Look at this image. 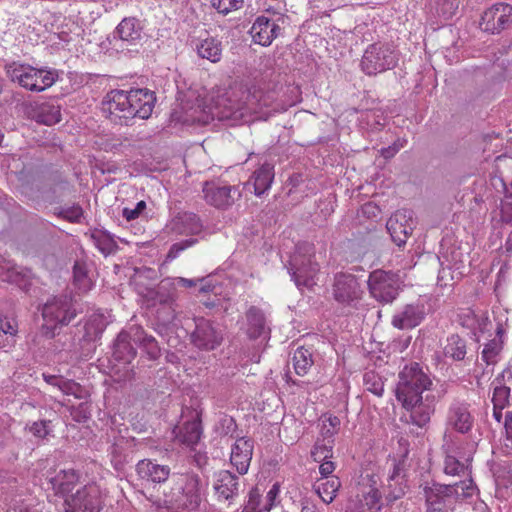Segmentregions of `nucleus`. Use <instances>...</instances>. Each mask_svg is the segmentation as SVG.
<instances>
[{
	"instance_id": "f257e3e1",
	"label": "nucleus",
	"mask_w": 512,
	"mask_h": 512,
	"mask_svg": "<svg viewBox=\"0 0 512 512\" xmlns=\"http://www.w3.org/2000/svg\"><path fill=\"white\" fill-rule=\"evenodd\" d=\"M433 382L418 363L406 365L398 375L395 396L401 406L410 413L411 422L425 426L434 412L437 397Z\"/></svg>"
},
{
	"instance_id": "f03ea898",
	"label": "nucleus",
	"mask_w": 512,
	"mask_h": 512,
	"mask_svg": "<svg viewBox=\"0 0 512 512\" xmlns=\"http://www.w3.org/2000/svg\"><path fill=\"white\" fill-rule=\"evenodd\" d=\"M236 108L225 90L213 91L204 98H196L195 105L185 108V123L206 125L214 119L225 120L236 117Z\"/></svg>"
},
{
	"instance_id": "7ed1b4c3",
	"label": "nucleus",
	"mask_w": 512,
	"mask_h": 512,
	"mask_svg": "<svg viewBox=\"0 0 512 512\" xmlns=\"http://www.w3.org/2000/svg\"><path fill=\"white\" fill-rule=\"evenodd\" d=\"M164 502L171 512H195L201 503L200 478L194 473L176 474Z\"/></svg>"
},
{
	"instance_id": "20e7f679",
	"label": "nucleus",
	"mask_w": 512,
	"mask_h": 512,
	"mask_svg": "<svg viewBox=\"0 0 512 512\" xmlns=\"http://www.w3.org/2000/svg\"><path fill=\"white\" fill-rule=\"evenodd\" d=\"M7 77L22 88L32 92H42L51 87L58 74L54 70L35 68L29 64L11 62L5 65Z\"/></svg>"
},
{
	"instance_id": "39448f33",
	"label": "nucleus",
	"mask_w": 512,
	"mask_h": 512,
	"mask_svg": "<svg viewBox=\"0 0 512 512\" xmlns=\"http://www.w3.org/2000/svg\"><path fill=\"white\" fill-rule=\"evenodd\" d=\"M76 310L68 295L55 296L49 299L42 308V334L46 338L59 335V330L68 325L75 317Z\"/></svg>"
},
{
	"instance_id": "423d86ee",
	"label": "nucleus",
	"mask_w": 512,
	"mask_h": 512,
	"mask_svg": "<svg viewBox=\"0 0 512 512\" xmlns=\"http://www.w3.org/2000/svg\"><path fill=\"white\" fill-rule=\"evenodd\" d=\"M288 272L299 289L312 288L316 285L319 265L311 244L302 243L296 247L289 260Z\"/></svg>"
},
{
	"instance_id": "0eeeda50",
	"label": "nucleus",
	"mask_w": 512,
	"mask_h": 512,
	"mask_svg": "<svg viewBox=\"0 0 512 512\" xmlns=\"http://www.w3.org/2000/svg\"><path fill=\"white\" fill-rule=\"evenodd\" d=\"M408 450H398L388 456L387 464L390 466L383 493L388 504L401 499L407 491L406 473L410 466Z\"/></svg>"
},
{
	"instance_id": "6e6552de",
	"label": "nucleus",
	"mask_w": 512,
	"mask_h": 512,
	"mask_svg": "<svg viewBox=\"0 0 512 512\" xmlns=\"http://www.w3.org/2000/svg\"><path fill=\"white\" fill-rule=\"evenodd\" d=\"M396 51L389 45L371 44L364 52L361 67L367 75H376L397 65Z\"/></svg>"
},
{
	"instance_id": "1a4fd4ad",
	"label": "nucleus",
	"mask_w": 512,
	"mask_h": 512,
	"mask_svg": "<svg viewBox=\"0 0 512 512\" xmlns=\"http://www.w3.org/2000/svg\"><path fill=\"white\" fill-rule=\"evenodd\" d=\"M102 111L111 122L118 125H128L132 120L131 104L128 91L112 90L102 102Z\"/></svg>"
},
{
	"instance_id": "9d476101",
	"label": "nucleus",
	"mask_w": 512,
	"mask_h": 512,
	"mask_svg": "<svg viewBox=\"0 0 512 512\" xmlns=\"http://www.w3.org/2000/svg\"><path fill=\"white\" fill-rule=\"evenodd\" d=\"M368 287L370 294L377 301L390 303L398 295L399 279L393 273L375 270L369 275Z\"/></svg>"
},
{
	"instance_id": "9b49d317",
	"label": "nucleus",
	"mask_w": 512,
	"mask_h": 512,
	"mask_svg": "<svg viewBox=\"0 0 512 512\" xmlns=\"http://www.w3.org/2000/svg\"><path fill=\"white\" fill-rule=\"evenodd\" d=\"M65 512H96L101 506L100 487L92 482L65 500Z\"/></svg>"
},
{
	"instance_id": "f8f14e48",
	"label": "nucleus",
	"mask_w": 512,
	"mask_h": 512,
	"mask_svg": "<svg viewBox=\"0 0 512 512\" xmlns=\"http://www.w3.org/2000/svg\"><path fill=\"white\" fill-rule=\"evenodd\" d=\"M114 38L121 41L122 48L136 52L146 42V34L141 22L135 17L124 18L116 27Z\"/></svg>"
},
{
	"instance_id": "ddd939ff",
	"label": "nucleus",
	"mask_w": 512,
	"mask_h": 512,
	"mask_svg": "<svg viewBox=\"0 0 512 512\" xmlns=\"http://www.w3.org/2000/svg\"><path fill=\"white\" fill-rule=\"evenodd\" d=\"M223 340V333L213 322L205 318L195 319V329L191 334L192 343L199 349L214 350Z\"/></svg>"
},
{
	"instance_id": "4468645a",
	"label": "nucleus",
	"mask_w": 512,
	"mask_h": 512,
	"mask_svg": "<svg viewBox=\"0 0 512 512\" xmlns=\"http://www.w3.org/2000/svg\"><path fill=\"white\" fill-rule=\"evenodd\" d=\"M456 489L450 485L433 482L423 486V493L427 506V512H443L454 502L453 492Z\"/></svg>"
},
{
	"instance_id": "2eb2a0df",
	"label": "nucleus",
	"mask_w": 512,
	"mask_h": 512,
	"mask_svg": "<svg viewBox=\"0 0 512 512\" xmlns=\"http://www.w3.org/2000/svg\"><path fill=\"white\" fill-rule=\"evenodd\" d=\"M332 293L338 303L350 305L360 298L361 289L354 275L338 273L334 278Z\"/></svg>"
},
{
	"instance_id": "dca6fc26",
	"label": "nucleus",
	"mask_w": 512,
	"mask_h": 512,
	"mask_svg": "<svg viewBox=\"0 0 512 512\" xmlns=\"http://www.w3.org/2000/svg\"><path fill=\"white\" fill-rule=\"evenodd\" d=\"M386 228L392 240L398 245L406 243L407 238L414 228L413 214L410 210L401 209L396 211L388 219Z\"/></svg>"
},
{
	"instance_id": "f3484780",
	"label": "nucleus",
	"mask_w": 512,
	"mask_h": 512,
	"mask_svg": "<svg viewBox=\"0 0 512 512\" xmlns=\"http://www.w3.org/2000/svg\"><path fill=\"white\" fill-rule=\"evenodd\" d=\"M474 417L470 412V406L464 402L453 403L447 415V429L458 433H468L473 427Z\"/></svg>"
},
{
	"instance_id": "a211bd4d",
	"label": "nucleus",
	"mask_w": 512,
	"mask_h": 512,
	"mask_svg": "<svg viewBox=\"0 0 512 512\" xmlns=\"http://www.w3.org/2000/svg\"><path fill=\"white\" fill-rule=\"evenodd\" d=\"M106 324V319L103 315H91L83 325L82 329L79 330V332L82 331V336L78 339L77 345H79L81 348H84L86 345L95 342L102 335L106 328ZM65 346L66 342L63 343L62 348H65ZM67 348L76 349V343L74 341L71 342L69 345H67Z\"/></svg>"
},
{
	"instance_id": "6ab92c4d",
	"label": "nucleus",
	"mask_w": 512,
	"mask_h": 512,
	"mask_svg": "<svg viewBox=\"0 0 512 512\" xmlns=\"http://www.w3.org/2000/svg\"><path fill=\"white\" fill-rule=\"evenodd\" d=\"M512 15V6L506 3H497L487 9L483 16L484 30L492 33L499 32L508 24Z\"/></svg>"
},
{
	"instance_id": "aec40b11",
	"label": "nucleus",
	"mask_w": 512,
	"mask_h": 512,
	"mask_svg": "<svg viewBox=\"0 0 512 512\" xmlns=\"http://www.w3.org/2000/svg\"><path fill=\"white\" fill-rule=\"evenodd\" d=\"M129 102L133 111L132 119L138 117L140 119H148L153 111L155 97L152 92L147 89H135L128 91Z\"/></svg>"
},
{
	"instance_id": "412c9836",
	"label": "nucleus",
	"mask_w": 512,
	"mask_h": 512,
	"mask_svg": "<svg viewBox=\"0 0 512 512\" xmlns=\"http://www.w3.org/2000/svg\"><path fill=\"white\" fill-rule=\"evenodd\" d=\"M424 315L423 305L407 304L393 315L392 325L400 330L412 329L421 323Z\"/></svg>"
},
{
	"instance_id": "4be33fe9",
	"label": "nucleus",
	"mask_w": 512,
	"mask_h": 512,
	"mask_svg": "<svg viewBox=\"0 0 512 512\" xmlns=\"http://www.w3.org/2000/svg\"><path fill=\"white\" fill-rule=\"evenodd\" d=\"M191 420H187L182 426L177 427L176 441L179 445L194 446L201 437L202 428L199 414L194 410H188Z\"/></svg>"
},
{
	"instance_id": "5701e85b",
	"label": "nucleus",
	"mask_w": 512,
	"mask_h": 512,
	"mask_svg": "<svg viewBox=\"0 0 512 512\" xmlns=\"http://www.w3.org/2000/svg\"><path fill=\"white\" fill-rule=\"evenodd\" d=\"M134 333V325L128 330L121 331L113 345V357L116 361L125 364L131 363L136 357L137 351L132 345V334Z\"/></svg>"
},
{
	"instance_id": "b1692460",
	"label": "nucleus",
	"mask_w": 512,
	"mask_h": 512,
	"mask_svg": "<svg viewBox=\"0 0 512 512\" xmlns=\"http://www.w3.org/2000/svg\"><path fill=\"white\" fill-rule=\"evenodd\" d=\"M235 190L231 186H219L215 183H206L203 188L204 198L207 203L217 208L230 206L234 202Z\"/></svg>"
},
{
	"instance_id": "393cba45",
	"label": "nucleus",
	"mask_w": 512,
	"mask_h": 512,
	"mask_svg": "<svg viewBox=\"0 0 512 512\" xmlns=\"http://www.w3.org/2000/svg\"><path fill=\"white\" fill-rule=\"evenodd\" d=\"M341 421L337 416L324 414L319 418L318 427L320 438H318L315 448H331L334 443V436L340 429Z\"/></svg>"
},
{
	"instance_id": "a878e982",
	"label": "nucleus",
	"mask_w": 512,
	"mask_h": 512,
	"mask_svg": "<svg viewBox=\"0 0 512 512\" xmlns=\"http://www.w3.org/2000/svg\"><path fill=\"white\" fill-rule=\"evenodd\" d=\"M195 50L200 58L217 63L222 58L223 45L215 37H206L196 42Z\"/></svg>"
},
{
	"instance_id": "bb28decb",
	"label": "nucleus",
	"mask_w": 512,
	"mask_h": 512,
	"mask_svg": "<svg viewBox=\"0 0 512 512\" xmlns=\"http://www.w3.org/2000/svg\"><path fill=\"white\" fill-rule=\"evenodd\" d=\"M214 489L219 498L232 499L238 490V477L227 470L220 471Z\"/></svg>"
},
{
	"instance_id": "cd10ccee",
	"label": "nucleus",
	"mask_w": 512,
	"mask_h": 512,
	"mask_svg": "<svg viewBox=\"0 0 512 512\" xmlns=\"http://www.w3.org/2000/svg\"><path fill=\"white\" fill-rule=\"evenodd\" d=\"M137 471L143 477L155 483H161L168 479L170 468L166 465H159L151 460H141L137 464Z\"/></svg>"
},
{
	"instance_id": "c85d7f7f",
	"label": "nucleus",
	"mask_w": 512,
	"mask_h": 512,
	"mask_svg": "<svg viewBox=\"0 0 512 512\" xmlns=\"http://www.w3.org/2000/svg\"><path fill=\"white\" fill-rule=\"evenodd\" d=\"M132 339L135 344L144 349L149 359L155 360L160 356L158 342L153 336L146 334L142 327L134 325Z\"/></svg>"
},
{
	"instance_id": "c756f323",
	"label": "nucleus",
	"mask_w": 512,
	"mask_h": 512,
	"mask_svg": "<svg viewBox=\"0 0 512 512\" xmlns=\"http://www.w3.org/2000/svg\"><path fill=\"white\" fill-rule=\"evenodd\" d=\"M280 31L275 19L265 16L258 17V45L268 46Z\"/></svg>"
},
{
	"instance_id": "7c9ffc66",
	"label": "nucleus",
	"mask_w": 512,
	"mask_h": 512,
	"mask_svg": "<svg viewBox=\"0 0 512 512\" xmlns=\"http://www.w3.org/2000/svg\"><path fill=\"white\" fill-rule=\"evenodd\" d=\"M33 118L41 124L54 125L60 121L61 113L57 105L45 102L34 109Z\"/></svg>"
},
{
	"instance_id": "2f4dec72",
	"label": "nucleus",
	"mask_w": 512,
	"mask_h": 512,
	"mask_svg": "<svg viewBox=\"0 0 512 512\" xmlns=\"http://www.w3.org/2000/svg\"><path fill=\"white\" fill-rule=\"evenodd\" d=\"M88 273L87 262L83 259L76 260L73 266V284L82 293L89 291L93 286Z\"/></svg>"
},
{
	"instance_id": "473e14b6",
	"label": "nucleus",
	"mask_w": 512,
	"mask_h": 512,
	"mask_svg": "<svg viewBox=\"0 0 512 512\" xmlns=\"http://www.w3.org/2000/svg\"><path fill=\"white\" fill-rule=\"evenodd\" d=\"M90 238L93 244L104 256L111 255L118 249V245L114 237L107 231L95 229L92 231Z\"/></svg>"
},
{
	"instance_id": "72a5a7b5",
	"label": "nucleus",
	"mask_w": 512,
	"mask_h": 512,
	"mask_svg": "<svg viewBox=\"0 0 512 512\" xmlns=\"http://www.w3.org/2000/svg\"><path fill=\"white\" fill-rule=\"evenodd\" d=\"M503 349V340L501 331H497V336L491 339L485 344L482 353L481 360L487 365H495L500 360V354Z\"/></svg>"
},
{
	"instance_id": "f704fd0d",
	"label": "nucleus",
	"mask_w": 512,
	"mask_h": 512,
	"mask_svg": "<svg viewBox=\"0 0 512 512\" xmlns=\"http://www.w3.org/2000/svg\"><path fill=\"white\" fill-rule=\"evenodd\" d=\"M78 474L75 470L61 471L55 478L51 480L53 489L60 494H67L73 490L75 483L78 481Z\"/></svg>"
},
{
	"instance_id": "c9c22d12",
	"label": "nucleus",
	"mask_w": 512,
	"mask_h": 512,
	"mask_svg": "<svg viewBox=\"0 0 512 512\" xmlns=\"http://www.w3.org/2000/svg\"><path fill=\"white\" fill-rule=\"evenodd\" d=\"M341 486L340 480L338 477H330L325 478L323 482L316 484V492L323 502L329 504L331 503Z\"/></svg>"
},
{
	"instance_id": "e433bc0d",
	"label": "nucleus",
	"mask_w": 512,
	"mask_h": 512,
	"mask_svg": "<svg viewBox=\"0 0 512 512\" xmlns=\"http://www.w3.org/2000/svg\"><path fill=\"white\" fill-rule=\"evenodd\" d=\"M313 364L312 352L304 347H299L293 354V365L295 372L299 376H304L308 373Z\"/></svg>"
},
{
	"instance_id": "4c0bfd02",
	"label": "nucleus",
	"mask_w": 512,
	"mask_h": 512,
	"mask_svg": "<svg viewBox=\"0 0 512 512\" xmlns=\"http://www.w3.org/2000/svg\"><path fill=\"white\" fill-rule=\"evenodd\" d=\"M154 304H159L168 309L167 316L163 321L170 322L175 318V310L173 308L174 297L169 293L165 285H160L154 292Z\"/></svg>"
},
{
	"instance_id": "58836bf2",
	"label": "nucleus",
	"mask_w": 512,
	"mask_h": 512,
	"mask_svg": "<svg viewBox=\"0 0 512 512\" xmlns=\"http://www.w3.org/2000/svg\"><path fill=\"white\" fill-rule=\"evenodd\" d=\"M444 353L447 357L453 360H463L466 355V343L458 335H451L447 339V344L444 348Z\"/></svg>"
},
{
	"instance_id": "ea45409f",
	"label": "nucleus",
	"mask_w": 512,
	"mask_h": 512,
	"mask_svg": "<svg viewBox=\"0 0 512 512\" xmlns=\"http://www.w3.org/2000/svg\"><path fill=\"white\" fill-rule=\"evenodd\" d=\"M178 231L182 234L196 235L202 231L199 217L194 213H184L178 218Z\"/></svg>"
},
{
	"instance_id": "a19ab883",
	"label": "nucleus",
	"mask_w": 512,
	"mask_h": 512,
	"mask_svg": "<svg viewBox=\"0 0 512 512\" xmlns=\"http://www.w3.org/2000/svg\"><path fill=\"white\" fill-rule=\"evenodd\" d=\"M281 503L280 484L275 482L266 493L263 500L258 499V512H270Z\"/></svg>"
},
{
	"instance_id": "79ce46f5",
	"label": "nucleus",
	"mask_w": 512,
	"mask_h": 512,
	"mask_svg": "<svg viewBox=\"0 0 512 512\" xmlns=\"http://www.w3.org/2000/svg\"><path fill=\"white\" fill-rule=\"evenodd\" d=\"M492 403L494 407L505 408L509 404L510 387L502 384L500 380L492 382Z\"/></svg>"
},
{
	"instance_id": "37998d69",
	"label": "nucleus",
	"mask_w": 512,
	"mask_h": 512,
	"mask_svg": "<svg viewBox=\"0 0 512 512\" xmlns=\"http://www.w3.org/2000/svg\"><path fill=\"white\" fill-rule=\"evenodd\" d=\"M253 455V450H231L230 461L240 474L247 472Z\"/></svg>"
},
{
	"instance_id": "c03bdc74",
	"label": "nucleus",
	"mask_w": 512,
	"mask_h": 512,
	"mask_svg": "<svg viewBox=\"0 0 512 512\" xmlns=\"http://www.w3.org/2000/svg\"><path fill=\"white\" fill-rule=\"evenodd\" d=\"M364 386L367 391L374 395L381 397L384 392V382L377 373L374 371H368L363 377Z\"/></svg>"
},
{
	"instance_id": "a18cd8bd",
	"label": "nucleus",
	"mask_w": 512,
	"mask_h": 512,
	"mask_svg": "<svg viewBox=\"0 0 512 512\" xmlns=\"http://www.w3.org/2000/svg\"><path fill=\"white\" fill-rule=\"evenodd\" d=\"M466 469V464L456 455L447 453L444 459L443 471L447 475H460Z\"/></svg>"
},
{
	"instance_id": "49530a36",
	"label": "nucleus",
	"mask_w": 512,
	"mask_h": 512,
	"mask_svg": "<svg viewBox=\"0 0 512 512\" xmlns=\"http://www.w3.org/2000/svg\"><path fill=\"white\" fill-rule=\"evenodd\" d=\"M25 275L17 267L14 266H1L0 267V281L20 285L24 280Z\"/></svg>"
},
{
	"instance_id": "de8ad7c7",
	"label": "nucleus",
	"mask_w": 512,
	"mask_h": 512,
	"mask_svg": "<svg viewBox=\"0 0 512 512\" xmlns=\"http://www.w3.org/2000/svg\"><path fill=\"white\" fill-rule=\"evenodd\" d=\"M450 487H453L455 492H453L454 499L456 498H470L475 495L477 487L473 483L471 479L460 481L458 483L449 484Z\"/></svg>"
},
{
	"instance_id": "09e8293b",
	"label": "nucleus",
	"mask_w": 512,
	"mask_h": 512,
	"mask_svg": "<svg viewBox=\"0 0 512 512\" xmlns=\"http://www.w3.org/2000/svg\"><path fill=\"white\" fill-rule=\"evenodd\" d=\"M210 3L218 13L227 15L242 8L244 0H210Z\"/></svg>"
},
{
	"instance_id": "8fccbe9b",
	"label": "nucleus",
	"mask_w": 512,
	"mask_h": 512,
	"mask_svg": "<svg viewBox=\"0 0 512 512\" xmlns=\"http://www.w3.org/2000/svg\"><path fill=\"white\" fill-rule=\"evenodd\" d=\"M273 178V166L270 164H265L258 170V195L271 186Z\"/></svg>"
},
{
	"instance_id": "3c124183",
	"label": "nucleus",
	"mask_w": 512,
	"mask_h": 512,
	"mask_svg": "<svg viewBox=\"0 0 512 512\" xmlns=\"http://www.w3.org/2000/svg\"><path fill=\"white\" fill-rule=\"evenodd\" d=\"M500 453L497 454L495 450H493V454L497 457L498 461L496 462L497 472L503 470L508 474V479L512 480V453L508 450H498Z\"/></svg>"
},
{
	"instance_id": "603ef678",
	"label": "nucleus",
	"mask_w": 512,
	"mask_h": 512,
	"mask_svg": "<svg viewBox=\"0 0 512 512\" xmlns=\"http://www.w3.org/2000/svg\"><path fill=\"white\" fill-rule=\"evenodd\" d=\"M70 415L78 423L86 422L91 416L90 405L87 402H82L78 406H72Z\"/></svg>"
},
{
	"instance_id": "864d4df0",
	"label": "nucleus",
	"mask_w": 512,
	"mask_h": 512,
	"mask_svg": "<svg viewBox=\"0 0 512 512\" xmlns=\"http://www.w3.org/2000/svg\"><path fill=\"white\" fill-rule=\"evenodd\" d=\"M438 13L445 18L451 17L459 7V0H435Z\"/></svg>"
},
{
	"instance_id": "5fc2aeb1",
	"label": "nucleus",
	"mask_w": 512,
	"mask_h": 512,
	"mask_svg": "<svg viewBox=\"0 0 512 512\" xmlns=\"http://www.w3.org/2000/svg\"><path fill=\"white\" fill-rule=\"evenodd\" d=\"M50 423V421L46 420L36 421L27 426V428L34 437L42 439L49 435L51 431Z\"/></svg>"
},
{
	"instance_id": "6e6d98bb",
	"label": "nucleus",
	"mask_w": 512,
	"mask_h": 512,
	"mask_svg": "<svg viewBox=\"0 0 512 512\" xmlns=\"http://www.w3.org/2000/svg\"><path fill=\"white\" fill-rule=\"evenodd\" d=\"M58 215L70 222L77 223L83 215V210L79 205H73L71 207L62 208Z\"/></svg>"
},
{
	"instance_id": "4d7b16f0",
	"label": "nucleus",
	"mask_w": 512,
	"mask_h": 512,
	"mask_svg": "<svg viewBox=\"0 0 512 512\" xmlns=\"http://www.w3.org/2000/svg\"><path fill=\"white\" fill-rule=\"evenodd\" d=\"M59 390L66 395H73L76 398H81V386L74 382L73 380H68L63 378L61 385L59 386Z\"/></svg>"
},
{
	"instance_id": "13d9d810",
	"label": "nucleus",
	"mask_w": 512,
	"mask_h": 512,
	"mask_svg": "<svg viewBox=\"0 0 512 512\" xmlns=\"http://www.w3.org/2000/svg\"><path fill=\"white\" fill-rule=\"evenodd\" d=\"M17 333V324L13 318L0 313V335H11L14 336Z\"/></svg>"
},
{
	"instance_id": "bf43d9fd",
	"label": "nucleus",
	"mask_w": 512,
	"mask_h": 512,
	"mask_svg": "<svg viewBox=\"0 0 512 512\" xmlns=\"http://www.w3.org/2000/svg\"><path fill=\"white\" fill-rule=\"evenodd\" d=\"M196 242H197L196 239L190 238V239H186V240L174 243L169 249L167 258L175 259L180 254V252L193 246Z\"/></svg>"
},
{
	"instance_id": "052dcab7",
	"label": "nucleus",
	"mask_w": 512,
	"mask_h": 512,
	"mask_svg": "<svg viewBox=\"0 0 512 512\" xmlns=\"http://www.w3.org/2000/svg\"><path fill=\"white\" fill-rule=\"evenodd\" d=\"M146 208L145 201H139L134 208L125 207L122 210V216L127 220L131 221L137 219Z\"/></svg>"
},
{
	"instance_id": "680f3d73",
	"label": "nucleus",
	"mask_w": 512,
	"mask_h": 512,
	"mask_svg": "<svg viewBox=\"0 0 512 512\" xmlns=\"http://www.w3.org/2000/svg\"><path fill=\"white\" fill-rule=\"evenodd\" d=\"M194 453L189 456V462L194 464L199 469H204L208 464L209 457L204 450H192Z\"/></svg>"
},
{
	"instance_id": "e2e57ef3",
	"label": "nucleus",
	"mask_w": 512,
	"mask_h": 512,
	"mask_svg": "<svg viewBox=\"0 0 512 512\" xmlns=\"http://www.w3.org/2000/svg\"><path fill=\"white\" fill-rule=\"evenodd\" d=\"M361 212L367 218H377L380 215L381 210L375 203L368 202L361 207Z\"/></svg>"
},
{
	"instance_id": "0e129e2a",
	"label": "nucleus",
	"mask_w": 512,
	"mask_h": 512,
	"mask_svg": "<svg viewBox=\"0 0 512 512\" xmlns=\"http://www.w3.org/2000/svg\"><path fill=\"white\" fill-rule=\"evenodd\" d=\"M364 500L369 508L374 507L381 500V492L377 488H372L364 495Z\"/></svg>"
},
{
	"instance_id": "69168bd1",
	"label": "nucleus",
	"mask_w": 512,
	"mask_h": 512,
	"mask_svg": "<svg viewBox=\"0 0 512 512\" xmlns=\"http://www.w3.org/2000/svg\"><path fill=\"white\" fill-rule=\"evenodd\" d=\"M328 457V455H325L323 457V462L319 466V472L324 478H330L329 476L334 472L336 468L334 462L327 460Z\"/></svg>"
},
{
	"instance_id": "338daca9",
	"label": "nucleus",
	"mask_w": 512,
	"mask_h": 512,
	"mask_svg": "<svg viewBox=\"0 0 512 512\" xmlns=\"http://www.w3.org/2000/svg\"><path fill=\"white\" fill-rule=\"evenodd\" d=\"M392 438L397 440V444L399 445L400 448H407L410 445L414 444L410 440L411 437L408 435L407 432H402V431L396 430L395 435H393Z\"/></svg>"
},
{
	"instance_id": "774afa93",
	"label": "nucleus",
	"mask_w": 512,
	"mask_h": 512,
	"mask_svg": "<svg viewBox=\"0 0 512 512\" xmlns=\"http://www.w3.org/2000/svg\"><path fill=\"white\" fill-rule=\"evenodd\" d=\"M504 430L506 439L512 442V410L506 412Z\"/></svg>"
}]
</instances>
